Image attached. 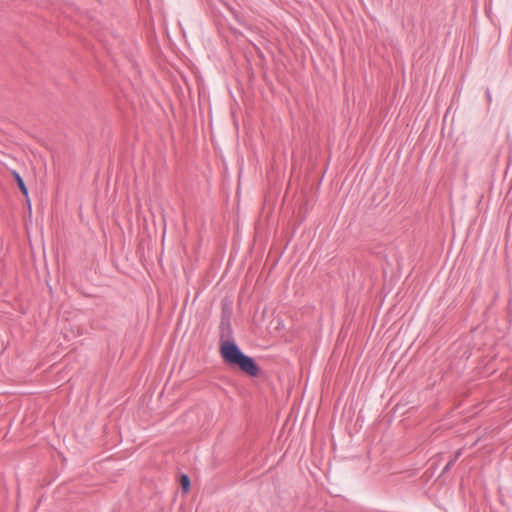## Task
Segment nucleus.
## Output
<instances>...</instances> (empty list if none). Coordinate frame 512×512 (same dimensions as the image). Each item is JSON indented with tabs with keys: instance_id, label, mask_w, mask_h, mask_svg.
<instances>
[{
	"instance_id": "7ed1b4c3",
	"label": "nucleus",
	"mask_w": 512,
	"mask_h": 512,
	"mask_svg": "<svg viewBox=\"0 0 512 512\" xmlns=\"http://www.w3.org/2000/svg\"><path fill=\"white\" fill-rule=\"evenodd\" d=\"M180 483L183 491L187 492L190 488V478L186 474H183L181 476Z\"/></svg>"
},
{
	"instance_id": "f03ea898",
	"label": "nucleus",
	"mask_w": 512,
	"mask_h": 512,
	"mask_svg": "<svg viewBox=\"0 0 512 512\" xmlns=\"http://www.w3.org/2000/svg\"><path fill=\"white\" fill-rule=\"evenodd\" d=\"M13 177H14V180L16 181L17 183V186L19 187L20 191L22 192V194L28 198V189L26 187V184L23 180V178L20 176V174L17 172V171H13Z\"/></svg>"
},
{
	"instance_id": "39448f33",
	"label": "nucleus",
	"mask_w": 512,
	"mask_h": 512,
	"mask_svg": "<svg viewBox=\"0 0 512 512\" xmlns=\"http://www.w3.org/2000/svg\"><path fill=\"white\" fill-rule=\"evenodd\" d=\"M461 454H462V451H461V449H459V450L456 452V454H455L454 458H456V460H457V459L461 456Z\"/></svg>"
},
{
	"instance_id": "20e7f679",
	"label": "nucleus",
	"mask_w": 512,
	"mask_h": 512,
	"mask_svg": "<svg viewBox=\"0 0 512 512\" xmlns=\"http://www.w3.org/2000/svg\"><path fill=\"white\" fill-rule=\"evenodd\" d=\"M456 462V458H453L451 459L447 464L446 466L444 467L443 469V473L447 472L448 470H450V468L454 465V463Z\"/></svg>"
},
{
	"instance_id": "f257e3e1",
	"label": "nucleus",
	"mask_w": 512,
	"mask_h": 512,
	"mask_svg": "<svg viewBox=\"0 0 512 512\" xmlns=\"http://www.w3.org/2000/svg\"><path fill=\"white\" fill-rule=\"evenodd\" d=\"M220 354L228 366L238 367L251 377H256L259 374V366L255 360L244 354L234 341H224L220 347Z\"/></svg>"
},
{
	"instance_id": "423d86ee",
	"label": "nucleus",
	"mask_w": 512,
	"mask_h": 512,
	"mask_svg": "<svg viewBox=\"0 0 512 512\" xmlns=\"http://www.w3.org/2000/svg\"><path fill=\"white\" fill-rule=\"evenodd\" d=\"M486 94H487L488 99L490 100L491 99V94H490L489 89L486 90Z\"/></svg>"
},
{
	"instance_id": "0eeeda50",
	"label": "nucleus",
	"mask_w": 512,
	"mask_h": 512,
	"mask_svg": "<svg viewBox=\"0 0 512 512\" xmlns=\"http://www.w3.org/2000/svg\"><path fill=\"white\" fill-rule=\"evenodd\" d=\"M224 325H225V322H224V320H222L221 321V326L224 327Z\"/></svg>"
}]
</instances>
